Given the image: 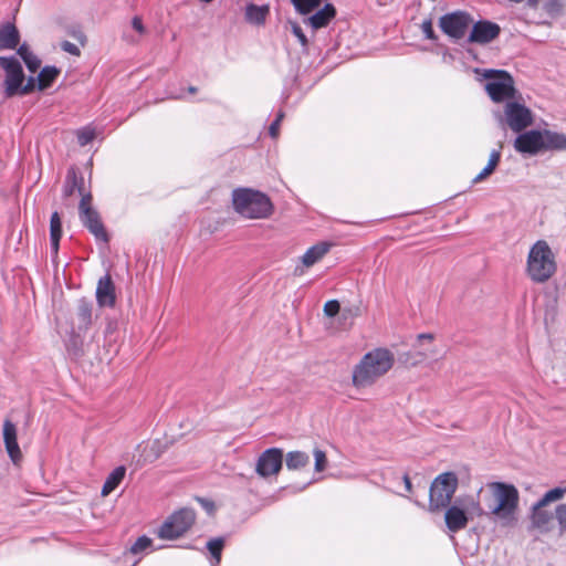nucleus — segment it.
I'll return each instance as SVG.
<instances>
[{
  "instance_id": "nucleus-1",
  "label": "nucleus",
  "mask_w": 566,
  "mask_h": 566,
  "mask_svg": "<svg viewBox=\"0 0 566 566\" xmlns=\"http://www.w3.org/2000/svg\"><path fill=\"white\" fill-rule=\"evenodd\" d=\"M394 354L387 348H376L366 353L353 370V385L365 388L376 382L394 366Z\"/></svg>"
},
{
  "instance_id": "nucleus-2",
  "label": "nucleus",
  "mask_w": 566,
  "mask_h": 566,
  "mask_svg": "<svg viewBox=\"0 0 566 566\" xmlns=\"http://www.w3.org/2000/svg\"><path fill=\"white\" fill-rule=\"evenodd\" d=\"M555 255L544 240L536 241L530 249L526 260V274L534 283L547 282L556 272Z\"/></svg>"
},
{
  "instance_id": "nucleus-3",
  "label": "nucleus",
  "mask_w": 566,
  "mask_h": 566,
  "mask_svg": "<svg viewBox=\"0 0 566 566\" xmlns=\"http://www.w3.org/2000/svg\"><path fill=\"white\" fill-rule=\"evenodd\" d=\"M232 202L235 211L248 219L268 218L273 211V205L266 195L249 188L233 190Z\"/></svg>"
},
{
  "instance_id": "nucleus-4",
  "label": "nucleus",
  "mask_w": 566,
  "mask_h": 566,
  "mask_svg": "<svg viewBox=\"0 0 566 566\" xmlns=\"http://www.w3.org/2000/svg\"><path fill=\"white\" fill-rule=\"evenodd\" d=\"M475 74L486 80L484 88L490 98L495 103H502L515 97L513 76L505 70L475 69Z\"/></svg>"
},
{
  "instance_id": "nucleus-5",
  "label": "nucleus",
  "mask_w": 566,
  "mask_h": 566,
  "mask_svg": "<svg viewBox=\"0 0 566 566\" xmlns=\"http://www.w3.org/2000/svg\"><path fill=\"white\" fill-rule=\"evenodd\" d=\"M495 502L489 505L491 514L500 518H512L518 506V491L513 484L492 482L489 484Z\"/></svg>"
},
{
  "instance_id": "nucleus-6",
  "label": "nucleus",
  "mask_w": 566,
  "mask_h": 566,
  "mask_svg": "<svg viewBox=\"0 0 566 566\" xmlns=\"http://www.w3.org/2000/svg\"><path fill=\"white\" fill-rule=\"evenodd\" d=\"M458 488V478L453 472L438 475L429 491V511L438 512L447 509Z\"/></svg>"
},
{
  "instance_id": "nucleus-7",
  "label": "nucleus",
  "mask_w": 566,
  "mask_h": 566,
  "mask_svg": "<svg viewBox=\"0 0 566 566\" xmlns=\"http://www.w3.org/2000/svg\"><path fill=\"white\" fill-rule=\"evenodd\" d=\"M196 512L190 507L175 511L158 530V536L163 539H176L186 534L195 524Z\"/></svg>"
},
{
  "instance_id": "nucleus-8",
  "label": "nucleus",
  "mask_w": 566,
  "mask_h": 566,
  "mask_svg": "<svg viewBox=\"0 0 566 566\" xmlns=\"http://www.w3.org/2000/svg\"><path fill=\"white\" fill-rule=\"evenodd\" d=\"M93 197L91 192L84 195L78 203V217L82 224L94 235L97 241L109 242V235L102 221L99 212L92 206Z\"/></svg>"
},
{
  "instance_id": "nucleus-9",
  "label": "nucleus",
  "mask_w": 566,
  "mask_h": 566,
  "mask_svg": "<svg viewBox=\"0 0 566 566\" xmlns=\"http://www.w3.org/2000/svg\"><path fill=\"white\" fill-rule=\"evenodd\" d=\"M472 22L473 19L469 12L457 10L440 17L439 28L450 39L459 41L467 34Z\"/></svg>"
},
{
  "instance_id": "nucleus-10",
  "label": "nucleus",
  "mask_w": 566,
  "mask_h": 566,
  "mask_svg": "<svg viewBox=\"0 0 566 566\" xmlns=\"http://www.w3.org/2000/svg\"><path fill=\"white\" fill-rule=\"evenodd\" d=\"M0 66L6 71V96L12 97L18 94L23 81L24 73L20 62L14 56H0Z\"/></svg>"
},
{
  "instance_id": "nucleus-11",
  "label": "nucleus",
  "mask_w": 566,
  "mask_h": 566,
  "mask_svg": "<svg viewBox=\"0 0 566 566\" xmlns=\"http://www.w3.org/2000/svg\"><path fill=\"white\" fill-rule=\"evenodd\" d=\"M505 117L510 128L516 133L522 132L532 124L531 111L517 102H507L505 105Z\"/></svg>"
},
{
  "instance_id": "nucleus-12",
  "label": "nucleus",
  "mask_w": 566,
  "mask_h": 566,
  "mask_svg": "<svg viewBox=\"0 0 566 566\" xmlns=\"http://www.w3.org/2000/svg\"><path fill=\"white\" fill-rule=\"evenodd\" d=\"M501 33L497 23L490 20H479L473 23L468 41L470 43L486 44L496 39Z\"/></svg>"
},
{
  "instance_id": "nucleus-13",
  "label": "nucleus",
  "mask_w": 566,
  "mask_h": 566,
  "mask_svg": "<svg viewBox=\"0 0 566 566\" xmlns=\"http://www.w3.org/2000/svg\"><path fill=\"white\" fill-rule=\"evenodd\" d=\"M283 453L277 448L265 450L258 459L256 472L261 476L276 474L282 468Z\"/></svg>"
},
{
  "instance_id": "nucleus-14",
  "label": "nucleus",
  "mask_w": 566,
  "mask_h": 566,
  "mask_svg": "<svg viewBox=\"0 0 566 566\" xmlns=\"http://www.w3.org/2000/svg\"><path fill=\"white\" fill-rule=\"evenodd\" d=\"M96 302L101 307H114L116 304L115 284L109 273L99 277L96 286Z\"/></svg>"
},
{
  "instance_id": "nucleus-15",
  "label": "nucleus",
  "mask_w": 566,
  "mask_h": 566,
  "mask_svg": "<svg viewBox=\"0 0 566 566\" xmlns=\"http://www.w3.org/2000/svg\"><path fill=\"white\" fill-rule=\"evenodd\" d=\"M75 192L81 195L83 198L84 195H87L88 191L85 190V180L83 175L80 172L78 168L75 166H71L67 169L65 180L62 188V195L64 198L72 197Z\"/></svg>"
},
{
  "instance_id": "nucleus-16",
  "label": "nucleus",
  "mask_w": 566,
  "mask_h": 566,
  "mask_svg": "<svg viewBox=\"0 0 566 566\" xmlns=\"http://www.w3.org/2000/svg\"><path fill=\"white\" fill-rule=\"evenodd\" d=\"M2 434L4 447L10 459L13 463H18L22 459V452L18 443L17 427L10 419L3 421Z\"/></svg>"
},
{
  "instance_id": "nucleus-17",
  "label": "nucleus",
  "mask_w": 566,
  "mask_h": 566,
  "mask_svg": "<svg viewBox=\"0 0 566 566\" xmlns=\"http://www.w3.org/2000/svg\"><path fill=\"white\" fill-rule=\"evenodd\" d=\"M335 17L336 9L334 4L327 2L322 9L304 19V23L313 30H319L322 28H326Z\"/></svg>"
},
{
  "instance_id": "nucleus-18",
  "label": "nucleus",
  "mask_w": 566,
  "mask_h": 566,
  "mask_svg": "<svg viewBox=\"0 0 566 566\" xmlns=\"http://www.w3.org/2000/svg\"><path fill=\"white\" fill-rule=\"evenodd\" d=\"M76 322L78 333H86L93 324V303L82 297L76 305Z\"/></svg>"
},
{
  "instance_id": "nucleus-19",
  "label": "nucleus",
  "mask_w": 566,
  "mask_h": 566,
  "mask_svg": "<svg viewBox=\"0 0 566 566\" xmlns=\"http://www.w3.org/2000/svg\"><path fill=\"white\" fill-rule=\"evenodd\" d=\"M447 527L451 532H459L467 527L469 518L467 513L457 505L448 506L444 515Z\"/></svg>"
},
{
  "instance_id": "nucleus-20",
  "label": "nucleus",
  "mask_w": 566,
  "mask_h": 566,
  "mask_svg": "<svg viewBox=\"0 0 566 566\" xmlns=\"http://www.w3.org/2000/svg\"><path fill=\"white\" fill-rule=\"evenodd\" d=\"M514 142H566L562 134L552 133L547 129H532L515 137Z\"/></svg>"
},
{
  "instance_id": "nucleus-21",
  "label": "nucleus",
  "mask_w": 566,
  "mask_h": 566,
  "mask_svg": "<svg viewBox=\"0 0 566 566\" xmlns=\"http://www.w3.org/2000/svg\"><path fill=\"white\" fill-rule=\"evenodd\" d=\"M514 147L524 157H532L546 151L564 150L566 144H514Z\"/></svg>"
},
{
  "instance_id": "nucleus-22",
  "label": "nucleus",
  "mask_w": 566,
  "mask_h": 566,
  "mask_svg": "<svg viewBox=\"0 0 566 566\" xmlns=\"http://www.w3.org/2000/svg\"><path fill=\"white\" fill-rule=\"evenodd\" d=\"M20 42V33L17 27L7 22L0 27V50H14Z\"/></svg>"
},
{
  "instance_id": "nucleus-23",
  "label": "nucleus",
  "mask_w": 566,
  "mask_h": 566,
  "mask_svg": "<svg viewBox=\"0 0 566 566\" xmlns=\"http://www.w3.org/2000/svg\"><path fill=\"white\" fill-rule=\"evenodd\" d=\"M62 238V220L57 211L51 214L50 219V247L52 254L59 252L60 240Z\"/></svg>"
},
{
  "instance_id": "nucleus-24",
  "label": "nucleus",
  "mask_w": 566,
  "mask_h": 566,
  "mask_svg": "<svg viewBox=\"0 0 566 566\" xmlns=\"http://www.w3.org/2000/svg\"><path fill=\"white\" fill-rule=\"evenodd\" d=\"M331 244L327 242H321L306 250L302 256V262L306 268L314 265L318 262L328 251Z\"/></svg>"
},
{
  "instance_id": "nucleus-25",
  "label": "nucleus",
  "mask_w": 566,
  "mask_h": 566,
  "mask_svg": "<svg viewBox=\"0 0 566 566\" xmlns=\"http://www.w3.org/2000/svg\"><path fill=\"white\" fill-rule=\"evenodd\" d=\"M270 12V8L266 4L263 6H256L253 3H250L245 8V19L248 22L252 24H263L265 22V19Z\"/></svg>"
},
{
  "instance_id": "nucleus-26",
  "label": "nucleus",
  "mask_w": 566,
  "mask_h": 566,
  "mask_svg": "<svg viewBox=\"0 0 566 566\" xmlns=\"http://www.w3.org/2000/svg\"><path fill=\"white\" fill-rule=\"evenodd\" d=\"M126 473V468L124 465H119L115 468L106 478L104 485L102 488V495L106 496L112 493L124 480Z\"/></svg>"
},
{
  "instance_id": "nucleus-27",
  "label": "nucleus",
  "mask_w": 566,
  "mask_h": 566,
  "mask_svg": "<svg viewBox=\"0 0 566 566\" xmlns=\"http://www.w3.org/2000/svg\"><path fill=\"white\" fill-rule=\"evenodd\" d=\"M552 521V514L544 510V507H536V503L533 504L531 510V522L533 527L547 531V525Z\"/></svg>"
},
{
  "instance_id": "nucleus-28",
  "label": "nucleus",
  "mask_w": 566,
  "mask_h": 566,
  "mask_svg": "<svg viewBox=\"0 0 566 566\" xmlns=\"http://www.w3.org/2000/svg\"><path fill=\"white\" fill-rule=\"evenodd\" d=\"M60 72H61L60 69H57L56 66H50V65L44 66L41 70V72L39 73L38 78H36L38 88L40 91L49 88L54 83V81L59 76Z\"/></svg>"
},
{
  "instance_id": "nucleus-29",
  "label": "nucleus",
  "mask_w": 566,
  "mask_h": 566,
  "mask_svg": "<svg viewBox=\"0 0 566 566\" xmlns=\"http://www.w3.org/2000/svg\"><path fill=\"white\" fill-rule=\"evenodd\" d=\"M285 463L289 470H300L310 463V457L303 451H291L286 454Z\"/></svg>"
},
{
  "instance_id": "nucleus-30",
  "label": "nucleus",
  "mask_w": 566,
  "mask_h": 566,
  "mask_svg": "<svg viewBox=\"0 0 566 566\" xmlns=\"http://www.w3.org/2000/svg\"><path fill=\"white\" fill-rule=\"evenodd\" d=\"M66 350L73 358H80L84 354L83 339L80 333L74 331L71 333L69 340L66 342Z\"/></svg>"
},
{
  "instance_id": "nucleus-31",
  "label": "nucleus",
  "mask_w": 566,
  "mask_h": 566,
  "mask_svg": "<svg viewBox=\"0 0 566 566\" xmlns=\"http://www.w3.org/2000/svg\"><path fill=\"white\" fill-rule=\"evenodd\" d=\"M224 547L223 537H213L207 543V549L211 555L212 565H218L221 562V555Z\"/></svg>"
},
{
  "instance_id": "nucleus-32",
  "label": "nucleus",
  "mask_w": 566,
  "mask_h": 566,
  "mask_svg": "<svg viewBox=\"0 0 566 566\" xmlns=\"http://www.w3.org/2000/svg\"><path fill=\"white\" fill-rule=\"evenodd\" d=\"M500 159H501V151L493 150L490 155L488 165L484 167V169L479 175H476L474 177L473 182L478 184V182L482 181L483 179H485L488 176H490L495 170L496 166L500 163Z\"/></svg>"
},
{
  "instance_id": "nucleus-33",
  "label": "nucleus",
  "mask_w": 566,
  "mask_h": 566,
  "mask_svg": "<svg viewBox=\"0 0 566 566\" xmlns=\"http://www.w3.org/2000/svg\"><path fill=\"white\" fill-rule=\"evenodd\" d=\"M566 494V486H557L547 491L537 502L536 507H545L548 503L559 501Z\"/></svg>"
},
{
  "instance_id": "nucleus-34",
  "label": "nucleus",
  "mask_w": 566,
  "mask_h": 566,
  "mask_svg": "<svg viewBox=\"0 0 566 566\" xmlns=\"http://www.w3.org/2000/svg\"><path fill=\"white\" fill-rule=\"evenodd\" d=\"M294 9L303 15H306L317 9L324 0H290Z\"/></svg>"
},
{
  "instance_id": "nucleus-35",
  "label": "nucleus",
  "mask_w": 566,
  "mask_h": 566,
  "mask_svg": "<svg viewBox=\"0 0 566 566\" xmlns=\"http://www.w3.org/2000/svg\"><path fill=\"white\" fill-rule=\"evenodd\" d=\"M287 24L290 27L292 34L298 40L301 46L303 49H307L308 40H307L305 33L303 32L301 25L296 21H292V20H289Z\"/></svg>"
},
{
  "instance_id": "nucleus-36",
  "label": "nucleus",
  "mask_w": 566,
  "mask_h": 566,
  "mask_svg": "<svg viewBox=\"0 0 566 566\" xmlns=\"http://www.w3.org/2000/svg\"><path fill=\"white\" fill-rule=\"evenodd\" d=\"M77 142H94L96 138V129L92 124H88L76 130Z\"/></svg>"
},
{
  "instance_id": "nucleus-37",
  "label": "nucleus",
  "mask_w": 566,
  "mask_h": 566,
  "mask_svg": "<svg viewBox=\"0 0 566 566\" xmlns=\"http://www.w3.org/2000/svg\"><path fill=\"white\" fill-rule=\"evenodd\" d=\"M153 545V541L147 537L146 535H143L136 539V542L132 545L130 552L133 554H139L144 552L145 549L149 548Z\"/></svg>"
},
{
  "instance_id": "nucleus-38",
  "label": "nucleus",
  "mask_w": 566,
  "mask_h": 566,
  "mask_svg": "<svg viewBox=\"0 0 566 566\" xmlns=\"http://www.w3.org/2000/svg\"><path fill=\"white\" fill-rule=\"evenodd\" d=\"M555 517L557 520L560 533H566V503H562L556 506Z\"/></svg>"
},
{
  "instance_id": "nucleus-39",
  "label": "nucleus",
  "mask_w": 566,
  "mask_h": 566,
  "mask_svg": "<svg viewBox=\"0 0 566 566\" xmlns=\"http://www.w3.org/2000/svg\"><path fill=\"white\" fill-rule=\"evenodd\" d=\"M314 459H315V471L323 472L327 468V458L326 453L321 449L314 450Z\"/></svg>"
},
{
  "instance_id": "nucleus-40",
  "label": "nucleus",
  "mask_w": 566,
  "mask_h": 566,
  "mask_svg": "<svg viewBox=\"0 0 566 566\" xmlns=\"http://www.w3.org/2000/svg\"><path fill=\"white\" fill-rule=\"evenodd\" d=\"M283 112L280 109L276 114L275 119L271 123L268 129V135L270 138L275 139L279 137L280 123L283 119Z\"/></svg>"
},
{
  "instance_id": "nucleus-41",
  "label": "nucleus",
  "mask_w": 566,
  "mask_h": 566,
  "mask_svg": "<svg viewBox=\"0 0 566 566\" xmlns=\"http://www.w3.org/2000/svg\"><path fill=\"white\" fill-rule=\"evenodd\" d=\"M324 314L328 317L336 316L340 311V304L337 300L327 301L324 305Z\"/></svg>"
},
{
  "instance_id": "nucleus-42",
  "label": "nucleus",
  "mask_w": 566,
  "mask_h": 566,
  "mask_svg": "<svg viewBox=\"0 0 566 566\" xmlns=\"http://www.w3.org/2000/svg\"><path fill=\"white\" fill-rule=\"evenodd\" d=\"M420 28H421V31L423 32L426 39L431 40V41H436L438 39L437 34L433 31L431 19L423 20Z\"/></svg>"
},
{
  "instance_id": "nucleus-43",
  "label": "nucleus",
  "mask_w": 566,
  "mask_h": 566,
  "mask_svg": "<svg viewBox=\"0 0 566 566\" xmlns=\"http://www.w3.org/2000/svg\"><path fill=\"white\" fill-rule=\"evenodd\" d=\"M23 62H24L27 69L32 73L36 72L41 65V60L33 53L30 56H28L27 59H24Z\"/></svg>"
},
{
  "instance_id": "nucleus-44",
  "label": "nucleus",
  "mask_w": 566,
  "mask_h": 566,
  "mask_svg": "<svg viewBox=\"0 0 566 566\" xmlns=\"http://www.w3.org/2000/svg\"><path fill=\"white\" fill-rule=\"evenodd\" d=\"M61 49L71 55H74V56L81 55V51H80L78 46L70 41H62Z\"/></svg>"
},
{
  "instance_id": "nucleus-45",
  "label": "nucleus",
  "mask_w": 566,
  "mask_h": 566,
  "mask_svg": "<svg viewBox=\"0 0 566 566\" xmlns=\"http://www.w3.org/2000/svg\"><path fill=\"white\" fill-rule=\"evenodd\" d=\"M35 85H38V81L34 77L30 76L25 85H21L18 93L28 94L34 90Z\"/></svg>"
},
{
  "instance_id": "nucleus-46",
  "label": "nucleus",
  "mask_w": 566,
  "mask_h": 566,
  "mask_svg": "<svg viewBox=\"0 0 566 566\" xmlns=\"http://www.w3.org/2000/svg\"><path fill=\"white\" fill-rule=\"evenodd\" d=\"M132 27L139 34H143L145 32V27L143 24V20H142V18H139L137 15L132 19Z\"/></svg>"
},
{
  "instance_id": "nucleus-47",
  "label": "nucleus",
  "mask_w": 566,
  "mask_h": 566,
  "mask_svg": "<svg viewBox=\"0 0 566 566\" xmlns=\"http://www.w3.org/2000/svg\"><path fill=\"white\" fill-rule=\"evenodd\" d=\"M18 54L24 61V59L30 56L32 52L30 51L29 46L25 43H23L18 48Z\"/></svg>"
},
{
  "instance_id": "nucleus-48",
  "label": "nucleus",
  "mask_w": 566,
  "mask_h": 566,
  "mask_svg": "<svg viewBox=\"0 0 566 566\" xmlns=\"http://www.w3.org/2000/svg\"><path fill=\"white\" fill-rule=\"evenodd\" d=\"M198 501L201 503V505L209 512H212L214 510V504L211 501H208L206 499L198 497Z\"/></svg>"
},
{
  "instance_id": "nucleus-49",
  "label": "nucleus",
  "mask_w": 566,
  "mask_h": 566,
  "mask_svg": "<svg viewBox=\"0 0 566 566\" xmlns=\"http://www.w3.org/2000/svg\"><path fill=\"white\" fill-rule=\"evenodd\" d=\"M74 39L78 40L80 42L84 43L85 41V35L84 33L77 29V30H73L71 33H70Z\"/></svg>"
},
{
  "instance_id": "nucleus-50",
  "label": "nucleus",
  "mask_w": 566,
  "mask_h": 566,
  "mask_svg": "<svg viewBox=\"0 0 566 566\" xmlns=\"http://www.w3.org/2000/svg\"><path fill=\"white\" fill-rule=\"evenodd\" d=\"M402 479H403L406 491L408 493H411L412 492V484H411L409 475L405 474Z\"/></svg>"
},
{
  "instance_id": "nucleus-51",
  "label": "nucleus",
  "mask_w": 566,
  "mask_h": 566,
  "mask_svg": "<svg viewBox=\"0 0 566 566\" xmlns=\"http://www.w3.org/2000/svg\"><path fill=\"white\" fill-rule=\"evenodd\" d=\"M433 338L434 337H433V335L431 333H422V334L418 335V339L419 340H429V342H431V340H433Z\"/></svg>"
},
{
  "instance_id": "nucleus-52",
  "label": "nucleus",
  "mask_w": 566,
  "mask_h": 566,
  "mask_svg": "<svg viewBox=\"0 0 566 566\" xmlns=\"http://www.w3.org/2000/svg\"><path fill=\"white\" fill-rule=\"evenodd\" d=\"M527 3L530 7H536L537 6V0H527Z\"/></svg>"
},
{
  "instance_id": "nucleus-53",
  "label": "nucleus",
  "mask_w": 566,
  "mask_h": 566,
  "mask_svg": "<svg viewBox=\"0 0 566 566\" xmlns=\"http://www.w3.org/2000/svg\"><path fill=\"white\" fill-rule=\"evenodd\" d=\"M113 331V324L109 322L106 328V333H109Z\"/></svg>"
},
{
  "instance_id": "nucleus-54",
  "label": "nucleus",
  "mask_w": 566,
  "mask_h": 566,
  "mask_svg": "<svg viewBox=\"0 0 566 566\" xmlns=\"http://www.w3.org/2000/svg\"><path fill=\"white\" fill-rule=\"evenodd\" d=\"M188 91H189V93H196L197 92V87L189 86Z\"/></svg>"
},
{
  "instance_id": "nucleus-55",
  "label": "nucleus",
  "mask_w": 566,
  "mask_h": 566,
  "mask_svg": "<svg viewBox=\"0 0 566 566\" xmlns=\"http://www.w3.org/2000/svg\"><path fill=\"white\" fill-rule=\"evenodd\" d=\"M510 2H513V3H521L523 2L524 0H509Z\"/></svg>"
}]
</instances>
